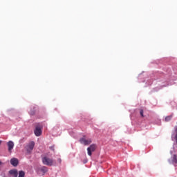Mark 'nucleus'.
I'll list each match as a JSON object with an SVG mask.
<instances>
[{
  "label": "nucleus",
  "mask_w": 177,
  "mask_h": 177,
  "mask_svg": "<svg viewBox=\"0 0 177 177\" xmlns=\"http://www.w3.org/2000/svg\"><path fill=\"white\" fill-rule=\"evenodd\" d=\"M42 162L44 165H47L48 167H52V165H55V162L52 158H49L47 156H44L42 158Z\"/></svg>",
  "instance_id": "nucleus-1"
},
{
  "label": "nucleus",
  "mask_w": 177,
  "mask_h": 177,
  "mask_svg": "<svg viewBox=\"0 0 177 177\" xmlns=\"http://www.w3.org/2000/svg\"><path fill=\"white\" fill-rule=\"evenodd\" d=\"M35 146V142L34 141L30 142L26 147V150L27 153H31L34 150V147Z\"/></svg>",
  "instance_id": "nucleus-2"
},
{
  "label": "nucleus",
  "mask_w": 177,
  "mask_h": 177,
  "mask_svg": "<svg viewBox=\"0 0 177 177\" xmlns=\"http://www.w3.org/2000/svg\"><path fill=\"white\" fill-rule=\"evenodd\" d=\"M42 133V126L41 124H37L35 129V135L36 136H41Z\"/></svg>",
  "instance_id": "nucleus-3"
},
{
  "label": "nucleus",
  "mask_w": 177,
  "mask_h": 177,
  "mask_svg": "<svg viewBox=\"0 0 177 177\" xmlns=\"http://www.w3.org/2000/svg\"><path fill=\"white\" fill-rule=\"evenodd\" d=\"M80 142L82 145H84V146H88L92 143V140L91 138L85 139V138H82L80 139Z\"/></svg>",
  "instance_id": "nucleus-4"
},
{
  "label": "nucleus",
  "mask_w": 177,
  "mask_h": 177,
  "mask_svg": "<svg viewBox=\"0 0 177 177\" xmlns=\"http://www.w3.org/2000/svg\"><path fill=\"white\" fill-rule=\"evenodd\" d=\"M96 150V145L93 144L87 148V153L88 156H92V152Z\"/></svg>",
  "instance_id": "nucleus-5"
},
{
  "label": "nucleus",
  "mask_w": 177,
  "mask_h": 177,
  "mask_svg": "<svg viewBox=\"0 0 177 177\" xmlns=\"http://www.w3.org/2000/svg\"><path fill=\"white\" fill-rule=\"evenodd\" d=\"M10 164L11 165H13V167H17L19 165V160L16 158H13L10 160Z\"/></svg>",
  "instance_id": "nucleus-6"
},
{
  "label": "nucleus",
  "mask_w": 177,
  "mask_h": 177,
  "mask_svg": "<svg viewBox=\"0 0 177 177\" xmlns=\"http://www.w3.org/2000/svg\"><path fill=\"white\" fill-rule=\"evenodd\" d=\"M7 145L8 147V151L12 153V150H13V147H15V143H13L12 141H9Z\"/></svg>",
  "instance_id": "nucleus-7"
},
{
  "label": "nucleus",
  "mask_w": 177,
  "mask_h": 177,
  "mask_svg": "<svg viewBox=\"0 0 177 177\" xmlns=\"http://www.w3.org/2000/svg\"><path fill=\"white\" fill-rule=\"evenodd\" d=\"M10 175H12V177H17L19 176V172L17 169H12L9 171Z\"/></svg>",
  "instance_id": "nucleus-8"
},
{
  "label": "nucleus",
  "mask_w": 177,
  "mask_h": 177,
  "mask_svg": "<svg viewBox=\"0 0 177 177\" xmlns=\"http://www.w3.org/2000/svg\"><path fill=\"white\" fill-rule=\"evenodd\" d=\"M171 162H172V164H174V165H176V164H177V156H176V155H175V154L173 155Z\"/></svg>",
  "instance_id": "nucleus-9"
},
{
  "label": "nucleus",
  "mask_w": 177,
  "mask_h": 177,
  "mask_svg": "<svg viewBox=\"0 0 177 177\" xmlns=\"http://www.w3.org/2000/svg\"><path fill=\"white\" fill-rule=\"evenodd\" d=\"M39 171H41L43 174H46V172H48V167L43 166L39 168Z\"/></svg>",
  "instance_id": "nucleus-10"
},
{
  "label": "nucleus",
  "mask_w": 177,
  "mask_h": 177,
  "mask_svg": "<svg viewBox=\"0 0 177 177\" xmlns=\"http://www.w3.org/2000/svg\"><path fill=\"white\" fill-rule=\"evenodd\" d=\"M18 177H24L26 176V172H24L23 170H21L19 171Z\"/></svg>",
  "instance_id": "nucleus-11"
},
{
  "label": "nucleus",
  "mask_w": 177,
  "mask_h": 177,
  "mask_svg": "<svg viewBox=\"0 0 177 177\" xmlns=\"http://www.w3.org/2000/svg\"><path fill=\"white\" fill-rule=\"evenodd\" d=\"M172 117H174V115H170L169 116H167L165 119V121L166 122H168V121H171V120H172Z\"/></svg>",
  "instance_id": "nucleus-12"
},
{
  "label": "nucleus",
  "mask_w": 177,
  "mask_h": 177,
  "mask_svg": "<svg viewBox=\"0 0 177 177\" xmlns=\"http://www.w3.org/2000/svg\"><path fill=\"white\" fill-rule=\"evenodd\" d=\"M143 113H144L143 109H140V114L142 118L145 117V115L143 114Z\"/></svg>",
  "instance_id": "nucleus-13"
},
{
  "label": "nucleus",
  "mask_w": 177,
  "mask_h": 177,
  "mask_svg": "<svg viewBox=\"0 0 177 177\" xmlns=\"http://www.w3.org/2000/svg\"><path fill=\"white\" fill-rule=\"evenodd\" d=\"M58 162H59V163L62 162V159L59 158L58 159Z\"/></svg>",
  "instance_id": "nucleus-14"
},
{
  "label": "nucleus",
  "mask_w": 177,
  "mask_h": 177,
  "mask_svg": "<svg viewBox=\"0 0 177 177\" xmlns=\"http://www.w3.org/2000/svg\"><path fill=\"white\" fill-rule=\"evenodd\" d=\"M2 143V140H0V146H1V144Z\"/></svg>",
  "instance_id": "nucleus-15"
},
{
  "label": "nucleus",
  "mask_w": 177,
  "mask_h": 177,
  "mask_svg": "<svg viewBox=\"0 0 177 177\" xmlns=\"http://www.w3.org/2000/svg\"><path fill=\"white\" fill-rule=\"evenodd\" d=\"M0 165H2V162H1V160H0Z\"/></svg>",
  "instance_id": "nucleus-16"
},
{
  "label": "nucleus",
  "mask_w": 177,
  "mask_h": 177,
  "mask_svg": "<svg viewBox=\"0 0 177 177\" xmlns=\"http://www.w3.org/2000/svg\"><path fill=\"white\" fill-rule=\"evenodd\" d=\"M50 149H51L52 150H53V147H51Z\"/></svg>",
  "instance_id": "nucleus-17"
}]
</instances>
